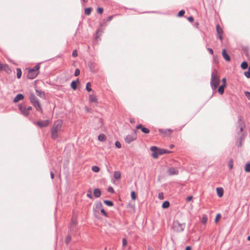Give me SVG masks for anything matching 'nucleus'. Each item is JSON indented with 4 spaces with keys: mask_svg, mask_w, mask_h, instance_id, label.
I'll list each match as a JSON object with an SVG mask.
<instances>
[{
    "mask_svg": "<svg viewBox=\"0 0 250 250\" xmlns=\"http://www.w3.org/2000/svg\"><path fill=\"white\" fill-rule=\"evenodd\" d=\"M72 55L73 57H76L78 56V53L77 50L75 49L73 51Z\"/></svg>",
    "mask_w": 250,
    "mask_h": 250,
    "instance_id": "nucleus-52",
    "label": "nucleus"
},
{
    "mask_svg": "<svg viewBox=\"0 0 250 250\" xmlns=\"http://www.w3.org/2000/svg\"><path fill=\"white\" fill-rule=\"evenodd\" d=\"M242 124H245L244 121L242 120V117L241 116H238V120L237 123V130L240 128V125H242Z\"/></svg>",
    "mask_w": 250,
    "mask_h": 250,
    "instance_id": "nucleus-24",
    "label": "nucleus"
},
{
    "mask_svg": "<svg viewBox=\"0 0 250 250\" xmlns=\"http://www.w3.org/2000/svg\"><path fill=\"white\" fill-rule=\"evenodd\" d=\"M245 171L246 172H250V162L247 163L245 167Z\"/></svg>",
    "mask_w": 250,
    "mask_h": 250,
    "instance_id": "nucleus-34",
    "label": "nucleus"
},
{
    "mask_svg": "<svg viewBox=\"0 0 250 250\" xmlns=\"http://www.w3.org/2000/svg\"><path fill=\"white\" fill-rule=\"evenodd\" d=\"M207 50L210 54L212 55L213 54V51L211 48H208Z\"/></svg>",
    "mask_w": 250,
    "mask_h": 250,
    "instance_id": "nucleus-62",
    "label": "nucleus"
},
{
    "mask_svg": "<svg viewBox=\"0 0 250 250\" xmlns=\"http://www.w3.org/2000/svg\"><path fill=\"white\" fill-rule=\"evenodd\" d=\"M245 127V124H242V125H240V128H239V129H238V130H237V133L238 135L240 134V132H242L243 131V129Z\"/></svg>",
    "mask_w": 250,
    "mask_h": 250,
    "instance_id": "nucleus-38",
    "label": "nucleus"
},
{
    "mask_svg": "<svg viewBox=\"0 0 250 250\" xmlns=\"http://www.w3.org/2000/svg\"><path fill=\"white\" fill-rule=\"evenodd\" d=\"M222 56L226 61L229 62L230 61V57L229 55L227 53L225 49H224L222 50Z\"/></svg>",
    "mask_w": 250,
    "mask_h": 250,
    "instance_id": "nucleus-17",
    "label": "nucleus"
},
{
    "mask_svg": "<svg viewBox=\"0 0 250 250\" xmlns=\"http://www.w3.org/2000/svg\"><path fill=\"white\" fill-rule=\"evenodd\" d=\"M80 83L79 80L77 79L76 81H73L70 84L71 87L74 90H76L77 88V84Z\"/></svg>",
    "mask_w": 250,
    "mask_h": 250,
    "instance_id": "nucleus-20",
    "label": "nucleus"
},
{
    "mask_svg": "<svg viewBox=\"0 0 250 250\" xmlns=\"http://www.w3.org/2000/svg\"><path fill=\"white\" fill-rule=\"evenodd\" d=\"M115 145L118 148H120L122 146L121 144L118 141L115 142Z\"/></svg>",
    "mask_w": 250,
    "mask_h": 250,
    "instance_id": "nucleus-47",
    "label": "nucleus"
},
{
    "mask_svg": "<svg viewBox=\"0 0 250 250\" xmlns=\"http://www.w3.org/2000/svg\"><path fill=\"white\" fill-rule=\"evenodd\" d=\"M150 149L152 151L151 156L154 159H157L159 155H163V148H158L156 146H152Z\"/></svg>",
    "mask_w": 250,
    "mask_h": 250,
    "instance_id": "nucleus-4",
    "label": "nucleus"
},
{
    "mask_svg": "<svg viewBox=\"0 0 250 250\" xmlns=\"http://www.w3.org/2000/svg\"><path fill=\"white\" fill-rule=\"evenodd\" d=\"M114 177L116 179H120L121 177V174L119 171H115L114 173Z\"/></svg>",
    "mask_w": 250,
    "mask_h": 250,
    "instance_id": "nucleus-28",
    "label": "nucleus"
},
{
    "mask_svg": "<svg viewBox=\"0 0 250 250\" xmlns=\"http://www.w3.org/2000/svg\"><path fill=\"white\" fill-rule=\"evenodd\" d=\"M62 120H57L54 122L51 129V137L56 140L59 137L58 132L60 131L62 127Z\"/></svg>",
    "mask_w": 250,
    "mask_h": 250,
    "instance_id": "nucleus-1",
    "label": "nucleus"
},
{
    "mask_svg": "<svg viewBox=\"0 0 250 250\" xmlns=\"http://www.w3.org/2000/svg\"><path fill=\"white\" fill-rule=\"evenodd\" d=\"M228 167L230 169H231L233 168V160L232 159L229 160L228 163Z\"/></svg>",
    "mask_w": 250,
    "mask_h": 250,
    "instance_id": "nucleus-40",
    "label": "nucleus"
},
{
    "mask_svg": "<svg viewBox=\"0 0 250 250\" xmlns=\"http://www.w3.org/2000/svg\"><path fill=\"white\" fill-rule=\"evenodd\" d=\"M217 34L218 35V38L220 39L221 41L223 40V30L222 28L221 27L219 24H217L216 26Z\"/></svg>",
    "mask_w": 250,
    "mask_h": 250,
    "instance_id": "nucleus-11",
    "label": "nucleus"
},
{
    "mask_svg": "<svg viewBox=\"0 0 250 250\" xmlns=\"http://www.w3.org/2000/svg\"><path fill=\"white\" fill-rule=\"evenodd\" d=\"M97 12L99 14H102L104 12V9L102 7H98Z\"/></svg>",
    "mask_w": 250,
    "mask_h": 250,
    "instance_id": "nucleus-45",
    "label": "nucleus"
},
{
    "mask_svg": "<svg viewBox=\"0 0 250 250\" xmlns=\"http://www.w3.org/2000/svg\"><path fill=\"white\" fill-rule=\"evenodd\" d=\"M158 197L160 199H163L164 198L163 193L162 192H160L158 194Z\"/></svg>",
    "mask_w": 250,
    "mask_h": 250,
    "instance_id": "nucleus-60",
    "label": "nucleus"
},
{
    "mask_svg": "<svg viewBox=\"0 0 250 250\" xmlns=\"http://www.w3.org/2000/svg\"><path fill=\"white\" fill-rule=\"evenodd\" d=\"M167 172L169 175H178L179 170L177 168L171 167L168 169Z\"/></svg>",
    "mask_w": 250,
    "mask_h": 250,
    "instance_id": "nucleus-15",
    "label": "nucleus"
},
{
    "mask_svg": "<svg viewBox=\"0 0 250 250\" xmlns=\"http://www.w3.org/2000/svg\"><path fill=\"white\" fill-rule=\"evenodd\" d=\"M86 196H87V197H88V198H89L90 199H92L93 198V196L92 195L91 192L90 191H89L88 192V193H87Z\"/></svg>",
    "mask_w": 250,
    "mask_h": 250,
    "instance_id": "nucleus-55",
    "label": "nucleus"
},
{
    "mask_svg": "<svg viewBox=\"0 0 250 250\" xmlns=\"http://www.w3.org/2000/svg\"><path fill=\"white\" fill-rule=\"evenodd\" d=\"M80 70L78 68H77L76 69L75 71V73H74V75L75 76H78L80 75Z\"/></svg>",
    "mask_w": 250,
    "mask_h": 250,
    "instance_id": "nucleus-48",
    "label": "nucleus"
},
{
    "mask_svg": "<svg viewBox=\"0 0 250 250\" xmlns=\"http://www.w3.org/2000/svg\"><path fill=\"white\" fill-rule=\"evenodd\" d=\"M186 227V224H180L179 222H174L173 223V229L177 232H181L184 231Z\"/></svg>",
    "mask_w": 250,
    "mask_h": 250,
    "instance_id": "nucleus-5",
    "label": "nucleus"
},
{
    "mask_svg": "<svg viewBox=\"0 0 250 250\" xmlns=\"http://www.w3.org/2000/svg\"><path fill=\"white\" fill-rule=\"evenodd\" d=\"M185 250H191V247L190 246H187L186 247Z\"/></svg>",
    "mask_w": 250,
    "mask_h": 250,
    "instance_id": "nucleus-64",
    "label": "nucleus"
},
{
    "mask_svg": "<svg viewBox=\"0 0 250 250\" xmlns=\"http://www.w3.org/2000/svg\"><path fill=\"white\" fill-rule=\"evenodd\" d=\"M89 99L90 102L91 103H97L98 102L96 97L93 95H90L89 96Z\"/></svg>",
    "mask_w": 250,
    "mask_h": 250,
    "instance_id": "nucleus-27",
    "label": "nucleus"
},
{
    "mask_svg": "<svg viewBox=\"0 0 250 250\" xmlns=\"http://www.w3.org/2000/svg\"><path fill=\"white\" fill-rule=\"evenodd\" d=\"M131 199L133 200H135L136 199V193H135V192L134 191H132L131 192Z\"/></svg>",
    "mask_w": 250,
    "mask_h": 250,
    "instance_id": "nucleus-43",
    "label": "nucleus"
},
{
    "mask_svg": "<svg viewBox=\"0 0 250 250\" xmlns=\"http://www.w3.org/2000/svg\"><path fill=\"white\" fill-rule=\"evenodd\" d=\"M114 16V15H111V16H109L107 18V19L105 21L106 22L110 21L111 20H112V19H113Z\"/></svg>",
    "mask_w": 250,
    "mask_h": 250,
    "instance_id": "nucleus-56",
    "label": "nucleus"
},
{
    "mask_svg": "<svg viewBox=\"0 0 250 250\" xmlns=\"http://www.w3.org/2000/svg\"><path fill=\"white\" fill-rule=\"evenodd\" d=\"M24 99V96L22 94H18L17 96L14 98L13 102L14 103H17L19 101L22 100Z\"/></svg>",
    "mask_w": 250,
    "mask_h": 250,
    "instance_id": "nucleus-18",
    "label": "nucleus"
},
{
    "mask_svg": "<svg viewBox=\"0 0 250 250\" xmlns=\"http://www.w3.org/2000/svg\"><path fill=\"white\" fill-rule=\"evenodd\" d=\"M220 83L219 76L215 74L214 72H212L210 79V86L212 89L216 90Z\"/></svg>",
    "mask_w": 250,
    "mask_h": 250,
    "instance_id": "nucleus-2",
    "label": "nucleus"
},
{
    "mask_svg": "<svg viewBox=\"0 0 250 250\" xmlns=\"http://www.w3.org/2000/svg\"><path fill=\"white\" fill-rule=\"evenodd\" d=\"M29 99L32 104H33L39 101L36 97V96L35 95V94L33 93L30 94Z\"/></svg>",
    "mask_w": 250,
    "mask_h": 250,
    "instance_id": "nucleus-16",
    "label": "nucleus"
},
{
    "mask_svg": "<svg viewBox=\"0 0 250 250\" xmlns=\"http://www.w3.org/2000/svg\"><path fill=\"white\" fill-rule=\"evenodd\" d=\"M226 86H225V84H222L220 86H219L218 89V92L221 95H222L224 92V89Z\"/></svg>",
    "mask_w": 250,
    "mask_h": 250,
    "instance_id": "nucleus-26",
    "label": "nucleus"
},
{
    "mask_svg": "<svg viewBox=\"0 0 250 250\" xmlns=\"http://www.w3.org/2000/svg\"><path fill=\"white\" fill-rule=\"evenodd\" d=\"M50 121L49 120H41L36 122V125L41 128L47 126L50 124Z\"/></svg>",
    "mask_w": 250,
    "mask_h": 250,
    "instance_id": "nucleus-8",
    "label": "nucleus"
},
{
    "mask_svg": "<svg viewBox=\"0 0 250 250\" xmlns=\"http://www.w3.org/2000/svg\"><path fill=\"white\" fill-rule=\"evenodd\" d=\"M107 191L111 193H113L114 192V189L112 187H109L107 188Z\"/></svg>",
    "mask_w": 250,
    "mask_h": 250,
    "instance_id": "nucleus-51",
    "label": "nucleus"
},
{
    "mask_svg": "<svg viewBox=\"0 0 250 250\" xmlns=\"http://www.w3.org/2000/svg\"><path fill=\"white\" fill-rule=\"evenodd\" d=\"M208 220V217L206 215L204 214L202 218V223L203 224H205Z\"/></svg>",
    "mask_w": 250,
    "mask_h": 250,
    "instance_id": "nucleus-39",
    "label": "nucleus"
},
{
    "mask_svg": "<svg viewBox=\"0 0 250 250\" xmlns=\"http://www.w3.org/2000/svg\"><path fill=\"white\" fill-rule=\"evenodd\" d=\"M91 83L90 82H88L86 84V90L88 91V92H90L92 90V89L91 88Z\"/></svg>",
    "mask_w": 250,
    "mask_h": 250,
    "instance_id": "nucleus-37",
    "label": "nucleus"
},
{
    "mask_svg": "<svg viewBox=\"0 0 250 250\" xmlns=\"http://www.w3.org/2000/svg\"><path fill=\"white\" fill-rule=\"evenodd\" d=\"M241 67L242 69H246L248 67V63L247 62L244 61L241 64Z\"/></svg>",
    "mask_w": 250,
    "mask_h": 250,
    "instance_id": "nucleus-30",
    "label": "nucleus"
},
{
    "mask_svg": "<svg viewBox=\"0 0 250 250\" xmlns=\"http://www.w3.org/2000/svg\"><path fill=\"white\" fill-rule=\"evenodd\" d=\"M137 135H128L125 138V141L127 144H130L131 142L136 140L137 139Z\"/></svg>",
    "mask_w": 250,
    "mask_h": 250,
    "instance_id": "nucleus-9",
    "label": "nucleus"
},
{
    "mask_svg": "<svg viewBox=\"0 0 250 250\" xmlns=\"http://www.w3.org/2000/svg\"><path fill=\"white\" fill-rule=\"evenodd\" d=\"M95 65H96V63L94 62L90 61L88 62V66L89 67L90 70L91 72L95 71Z\"/></svg>",
    "mask_w": 250,
    "mask_h": 250,
    "instance_id": "nucleus-21",
    "label": "nucleus"
},
{
    "mask_svg": "<svg viewBox=\"0 0 250 250\" xmlns=\"http://www.w3.org/2000/svg\"><path fill=\"white\" fill-rule=\"evenodd\" d=\"M32 104L35 106V107L36 108L37 110L39 111L41 113H42V107L41 104L39 101L36 103H34Z\"/></svg>",
    "mask_w": 250,
    "mask_h": 250,
    "instance_id": "nucleus-19",
    "label": "nucleus"
},
{
    "mask_svg": "<svg viewBox=\"0 0 250 250\" xmlns=\"http://www.w3.org/2000/svg\"><path fill=\"white\" fill-rule=\"evenodd\" d=\"M92 169L94 172H98L100 171V168L99 167L97 166H93L92 167Z\"/></svg>",
    "mask_w": 250,
    "mask_h": 250,
    "instance_id": "nucleus-44",
    "label": "nucleus"
},
{
    "mask_svg": "<svg viewBox=\"0 0 250 250\" xmlns=\"http://www.w3.org/2000/svg\"><path fill=\"white\" fill-rule=\"evenodd\" d=\"M40 63H37L33 68H29L27 77L29 79L35 78L39 73Z\"/></svg>",
    "mask_w": 250,
    "mask_h": 250,
    "instance_id": "nucleus-3",
    "label": "nucleus"
},
{
    "mask_svg": "<svg viewBox=\"0 0 250 250\" xmlns=\"http://www.w3.org/2000/svg\"><path fill=\"white\" fill-rule=\"evenodd\" d=\"M213 60H214V62L217 63L218 62V59H217V57L216 56H213Z\"/></svg>",
    "mask_w": 250,
    "mask_h": 250,
    "instance_id": "nucleus-63",
    "label": "nucleus"
},
{
    "mask_svg": "<svg viewBox=\"0 0 250 250\" xmlns=\"http://www.w3.org/2000/svg\"><path fill=\"white\" fill-rule=\"evenodd\" d=\"M188 20L190 22H192L193 21H194V18L192 16H190L188 18Z\"/></svg>",
    "mask_w": 250,
    "mask_h": 250,
    "instance_id": "nucleus-59",
    "label": "nucleus"
},
{
    "mask_svg": "<svg viewBox=\"0 0 250 250\" xmlns=\"http://www.w3.org/2000/svg\"><path fill=\"white\" fill-rule=\"evenodd\" d=\"M244 75L247 78H250V72H249L248 71H246L244 72Z\"/></svg>",
    "mask_w": 250,
    "mask_h": 250,
    "instance_id": "nucleus-54",
    "label": "nucleus"
},
{
    "mask_svg": "<svg viewBox=\"0 0 250 250\" xmlns=\"http://www.w3.org/2000/svg\"><path fill=\"white\" fill-rule=\"evenodd\" d=\"M246 56H249V49L248 48H244L243 49Z\"/></svg>",
    "mask_w": 250,
    "mask_h": 250,
    "instance_id": "nucleus-53",
    "label": "nucleus"
},
{
    "mask_svg": "<svg viewBox=\"0 0 250 250\" xmlns=\"http://www.w3.org/2000/svg\"><path fill=\"white\" fill-rule=\"evenodd\" d=\"M19 109L21 113L24 115V116H28L29 114V112H28L26 106L25 105H22L21 104H19Z\"/></svg>",
    "mask_w": 250,
    "mask_h": 250,
    "instance_id": "nucleus-10",
    "label": "nucleus"
},
{
    "mask_svg": "<svg viewBox=\"0 0 250 250\" xmlns=\"http://www.w3.org/2000/svg\"><path fill=\"white\" fill-rule=\"evenodd\" d=\"M192 198H193V197L192 196H188V197H187V198L186 199V201H187V202H189L192 199Z\"/></svg>",
    "mask_w": 250,
    "mask_h": 250,
    "instance_id": "nucleus-61",
    "label": "nucleus"
},
{
    "mask_svg": "<svg viewBox=\"0 0 250 250\" xmlns=\"http://www.w3.org/2000/svg\"><path fill=\"white\" fill-rule=\"evenodd\" d=\"M16 70H17V77L18 79H20L21 78V74H22L21 70V68H17Z\"/></svg>",
    "mask_w": 250,
    "mask_h": 250,
    "instance_id": "nucleus-35",
    "label": "nucleus"
},
{
    "mask_svg": "<svg viewBox=\"0 0 250 250\" xmlns=\"http://www.w3.org/2000/svg\"><path fill=\"white\" fill-rule=\"evenodd\" d=\"M100 211L101 212V213L103 215H104V216L106 217H108V215L107 214V213L105 212V210L104 209L103 207L101 209V210H100Z\"/></svg>",
    "mask_w": 250,
    "mask_h": 250,
    "instance_id": "nucleus-41",
    "label": "nucleus"
},
{
    "mask_svg": "<svg viewBox=\"0 0 250 250\" xmlns=\"http://www.w3.org/2000/svg\"><path fill=\"white\" fill-rule=\"evenodd\" d=\"M77 225V220L75 217H72L69 229L70 231H75Z\"/></svg>",
    "mask_w": 250,
    "mask_h": 250,
    "instance_id": "nucleus-14",
    "label": "nucleus"
},
{
    "mask_svg": "<svg viewBox=\"0 0 250 250\" xmlns=\"http://www.w3.org/2000/svg\"><path fill=\"white\" fill-rule=\"evenodd\" d=\"M106 139V137L104 134H100L98 136V140L100 141L104 142V141H105Z\"/></svg>",
    "mask_w": 250,
    "mask_h": 250,
    "instance_id": "nucleus-29",
    "label": "nucleus"
},
{
    "mask_svg": "<svg viewBox=\"0 0 250 250\" xmlns=\"http://www.w3.org/2000/svg\"><path fill=\"white\" fill-rule=\"evenodd\" d=\"M71 240V237L70 235L68 234L65 239V243L66 245H68Z\"/></svg>",
    "mask_w": 250,
    "mask_h": 250,
    "instance_id": "nucleus-36",
    "label": "nucleus"
},
{
    "mask_svg": "<svg viewBox=\"0 0 250 250\" xmlns=\"http://www.w3.org/2000/svg\"><path fill=\"white\" fill-rule=\"evenodd\" d=\"M127 245V241L125 238L123 239V246L125 247Z\"/></svg>",
    "mask_w": 250,
    "mask_h": 250,
    "instance_id": "nucleus-57",
    "label": "nucleus"
},
{
    "mask_svg": "<svg viewBox=\"0 0 250 250\" xmlns=\"http://www.w3.org/2000/svg\"><path fill=\"white\" fill-rule=\"evenodd\" d=\"M37 95L42 98L44 99L45 98V95L44 92L42 90L36 89Z\"/></svg>",
    "mask_w": 250,
    "mask_h": 250,
    "instance_id": "nucleus-22",
    "label": "nucleus"
},
{
    "mask_svg": "<svg viewBox=\"0 0 250 250\" xmlns=\"http://www.w3.org/2000/svg\"><path fill=\"white\" fill-rule=\"evenodd\" d=\"M185 10H180V11L178 12V14H177V16H178V17H182V16H184V15L185 14Z\"/></svg>",
    "mask_w": 250,
    "mask_h": 250,
    "instance_id": "nucleus-42",
    "label": "nucleus"
},
{
    "mask_svg": "<svg viewBox=\"0 0 250 250\" xmlns=\"http://www.w3.org/2000/svg\"><path fill=\"white\" fill-rule=\"evenodd\" d=\"M94 195L95 197H100L101 195V191L99 188H95L93 191Z\"/></svg>",
    "mask_w": 250,
    "mask_h": 250,
    "instance_id": "nucleus-25",
    "label": "nucleus"
},
{
    "mask_svg": "<svg viewBox=\"0 0 250 250\" xmlns=\"http://www.w3.org/2000/svg\"><path fill=\"white\" fill-rule=\"evenodd\" d=\"M170 206V203L167 201H164L162 205V207L163 208H168Z\"/></svg>",
    "mask_w": 250,
    "mask_h": 250,
    "instance_id": "nucleus-31",
    "label": "nucleus"
},
{
    "mask_svg": "<svg viewBox=\"0 0 250 250\" xmlns=\"http://www.w3.org/2000/svg\"><path fill=\"white\" fill-rule=\"evenodd\" d=\"M92 8L91 7H87L85 8L84 9V14L86 15H90L91 11H92Z\"/></svg>",
    "mask_w": 250,
    "mask_h": 250,
    "instance_id": "nucleus-32",
    "label": "nucleus"
},
{
    "mask_svg": "<svg viewBox=\"0 0 250 250\" xmlns=\"http://www.w3.org/2000/svg\"><path fill=\"white\" fill-rule=\"evenodd\" d=\"M136 128L137 129H140L142 132L145 134H148L149 133L150 130L148 128L145 127L143 125L139 124L136 125Z\"/></svg>",
    "mask_w": 250,
    "mask_h": 250,
    "instance_id": "nucleus-13",
    "label": "nucleus"
},
{
    "mask_svg": "<svg viewBox=\"0 0 250 250\" xmlns=\"http://www.w3.org/2000/svg\"><path fill=\"white\" fill-rule=\"evenodd\" d=\"M158 131L163 137H169L173 132L170 129H159Z\"/></svg>",
    "mask_w": 250,
    "mask_h": 250,
    "instance_id": "nucleus-7",
    "label": "nucleus"
},
{
    "mask_svg": "<svg viewBox=\"0 0 250 250\" xmlns=\"http://www.w3.org/2000/svg\"><path fill=\"white\" fill-rule=\"evenodd\" d=\"M103 207V206L101 202L99 201L95 204V206L93 207V211L94 215L96 218H99L98 214L99 213L100 210Z\"/></svg>",
    "mask_w": 250,
    "mask_h": 250,
    "instance_id": "nucleus-6",
    "label": "nucleus"
},
{
    "mask_svg": "<svg viewBox=\"0 0 250 250\" xmlns=\"http://www.w3.org/2000/svg\"><path fill=\"white\" fill-rule=\"evenodd\" d=\"M221 217V215L220 214H217L215 218V220H214L215 222L216 223H217Z\"/></svg>",
    "mask_w": 250,
    "mask_h": 250,
    "instance_id": "nucleus-46",
    "label": "nucleus"
},
{
    "mask_svg": "<svg viewBox=\"0 0 250 250\" xmlns=\"http://www.w3.org/2000/svg\"><path fill=\"white\" fill-rule=\"evenodd\" d=\"M104 203L107 206L112 207L114 205L112 201L109 200H104Z\"/></svg>",
    "mask_w": 250,
    "mask_h": 250,
    "instance_id": "nucleus-33",
    "label": "nucleus"
},
{
    "mask_svg": "<svg viewBox=\"0 0 250 250\" xmlns=\"http://www.w3.org/2000/svg\"><path fill=\"white\" fill-rule=\"evenodd\" d=\"M171 152V151H169V150H168L167 149H163V154H166V153H170Z\"/></svg>",
    "mask_w": 250,
    "mask_h": 250,
    "instance_id": "nucleus-58",
    "label": "nucleus"
},
{
    "mask_svg": "<svg viewBox=\"0 0 250 250\" xmlns=\"http://www.w3.org/2000/svg\"><path fill=\"white\" fill-rule=\"evenodd\" d=\"M4 70L7 73H10L11 72V69L10 66L7 64H2L0 62V71Z\"/></svg>",
    "mask_w": 250,
    "mask_h": 250,
    "instance_id": "nucleus-12",
    "label": "nucleus"
},
{
    "mask_svg": "<svg viewBox=\"0 0 250 250\" xmlns=\"http://www.w3.org/2000/svg\"><path fill=\"white\" fill-rule=\"evenodd\" d=\"M245 96L249 100H250V92L249 91H245L244 92Z\"/></svg>",
    "mask_w": 250,
    "mask_h": 250,
    "instance_id": "nucleus-50",
    "label": "nucleus"
},
{
    "mask_svg": "<svg viewBox=\"0 0 250 250\" xmlns=\"http://www.w3.org/2000/svg\"><path fill=\"white\" fill-rule=\"evenodd\" d=\"M216 191H217V195L219 197H221L223 196V194H224V189L222 188H217Z\"/></svg>",
    "mask_w": 250,
    "mask_h": 250,
    "instance_id": "nucleus-23",
    "label": "nucleus"
},
{
    "mask_svg": "<svg viewBox=\"0 0 250 250\" xmlns=\"http://www.w3.org/2000/svg\"><path fill=\"white\" fill-rule=\"evenodd\" d=\"M243 139V136L240 137V142L238 143H237V146L238 147H240L242 146V141Z\"/></svg>",
    "mask_w": 250,
    "mask_h": 250,
    "instance_id": "nucleus-49",
    "label": "nucleus"
}]
</instances>
